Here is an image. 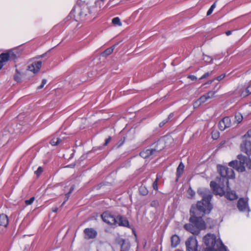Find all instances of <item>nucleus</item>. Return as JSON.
<instances>
[{
    "label": "nucleus",
    "mask_w": 251,
    "mask_h": 251,
    "mask_svg": "<svg viewBox=\"0 0 251 251\" xmlns=\"http://www.w3.org/2000/svg\"><path fill=\"white\" fill-rule=\"evenodd\" d=\"M190 215L189 221L190 223L185 224L183 227L186 231L197 235L201 230L206 228V224L203 219L204 216L195 213H190Z\"/></svg>",
    "instance_id": "1"
},
{
    "label": "nucleus",
    "mask_w": 251,
    "mask_h": 251,
    "mask_svg": "<svg viewBox=\"0 0 251 251\" xmlns=\"http://www.w3.org/2000/svg\"><path fill=\"white\" fill-rule=\"evenodd\" d=\"M211 201L209 198H207V200L198 201L196 204L191 205L190 213H195L203 216L209 214L213 208Z\"/></svg>",
    "instance_id": "2"
},
{
    "label": "nucleus",
    "mask_w": 251,
    "mask_h": 251,
    "mask_svg": "<svg viewBox=\"0 0 251 251\" xmlns=\"http://www.w3.org/2000/svg\"><path fill=\"white\" fill-rule=\"evenodd\" d=\"M238 160H234L228 163V166L236 170L238 172H244L246 171V166L249 171L251 172V159L242 154L237 156Z\"/></svg>",
    "instance_id": "3"
},
{
    "label": "nucleus",
    "mask_w": 251,
    "mask_h": 251,
    "mask_svg": "<svg viewBox=\"0 0 251 251\" xmlns=\"http://www.w3.org/2000/svg\"><path fill=\"white\" fill-rule=\"evenodd\" d=\"M217 171L220 175V181L226 183V185L229 188V179H234L235 177V172L231 168L218 164L217 166Z\"/></svg>",
    "instance_id": "4"
},
{
    "label": "nucleus",
    "mask_w": 251,
    "mask_h": 251,
    "mask_svg": "<svg viewBox=\"0 0 251 251\" xmlns=\"http://www.w3.org/2000/svg\"><path fill=\"white\" fill-rule=\"evenodd\" d=\"M161 144L164 145L163 141L160 140L154 142L152 144V146H154L153 148L148 149L142 151L140 153V155L143 158H148L153 155L155 152H159L164 148L163 146L162 148H159L158 146Z\"/></svg>",
    "instance_id": "5"
},
{
    "label": "nucleus",
    "mask_w": 251,
    "mask_h": 251,
    "mask_svg": "<svg viewBox=\"0 0 251 251\" xmlns=\"http://www.w3.org/2000/svg\"><path fill=\"white\" fill-rule=\"evenodd\" d=\"M106 218L107 216L111 218L113 220L112 224L113 225H118L120 226L126 227L127 228H131L129 221L126 217L121 215L118 214L116 215L115 217H111L109 214H104L103 215Z\"/></svg>",
    "instance_id": "6"
},
{
    "label": "nucleus",
    "mask_w": 251,
    "mask_h": 251,
    "mask_svg": "<svg viewBox=\"0 0 251 251\" xmlns=\"http://www.w3.org/2000/svg\"><path fill=\"white\" fill-rule=\"evenodd\" d=\"M204 245L207 247L206 249H214L218 243L219 239H217L214 234L208 233L204 235L202 239Z\"/></svg>",
    "instance_id": "7"
},
{
    "label": "nucleus",
    "mask_w": 251,
    "mask_h": 251,
    "mask_svg": "<svg viewBox=\"0 0 251 251\" xmlns=\"http://www.w3.org/2000/svg\"><path fill=\"white\" fill-rule=\"evenodd\" d=\"M249 199L248 197L245 198L241 197L239 198L236 204L237 208L240 212H248V217L249 216V212L251 211V209L249 205Z\"/></svg>",
    "instance_id": "8"
},
{
    "label": "nucleus",
    "mask_w": 251,
    "mask_h": 251,
    "mask_svg": "<svg viewBox=\"0 0 251 251\" xmlns=\"http://www.w3.org/2000/svg\"><path fill=\"white\" fill-rule=\"evenodd\" d=\"M186 251H198V242L196 237L190 236L185 242Z\"/></svg>",
    "instance_id": "9"
},
{
    "label": "nucleus",
    "mask_w": 251,
    "mask_h": 251,
    "mask_svg": "<svg viewBox=\"0 0 251 251\" xmlns=\"http://www.w3.org/2000/svg\"><path fill=\"white\" fill-rule=\"evenodd\" d=\"M16 52V51L13 50H9L0 54V63L14 61L15 59L18 57Z\"/></svg>",
    "instance_id": "10"
},
{
    "label": "nucleus",
    "mask_w": 251,
    "mask_h": 251,
    "mask_svg": "<svg viewBox=\"0 0 251 251\" xmlns=\"http://www.w3.org/2000/svg\"><path fill=\"white\" fill-rule=\"evenodd\" d=\"M220 184L217 183L215 181H211L210 183V186L213 191L220 196L225 193V184L222 181H219Z\"/></svg>",
    "instance_id": "11"
},
{
    "label": "nucleus",
    "mask_w": 251,
    "mask_h": 251,
    "mask_svg": "<svg viewBox=\"0 0 251 251\" xmlns=\"http://www.w3.org/2000/svg\"><path fill=\"white\" fill-rule=\"evenodd\" d=\"M84 238L86 240L94 239L98 236L97 231L92 227L85 228L83 230Z\"/></svg>",
    "instance_id": "12"
},
{
    "label": "nucleus",
    "mask_w": 251,
    "mask_h": 251,
    "mask_svg": "<svg viewBox=\"0 0 251 251\" xmlns=\"http://www.w3.org/2000/svg\"><path fill=\"white\" fill-rule=\"evenodd\" d=\"M197 193L202 197L201 200L204 201L207 200V198L211 200L213 197L209 189L204 188H199L197 190Z\"/></svg>",
    "instance_id": "13"
},
{
    "label": "nucleus",
    "mask_w": 251,
    "mask_h": 251,
    "mask_svg": "<svg viewBox=\"0 0 251 251\" xmlns=\"http://www.w3.org/2000/svg\"><path fill=\"white\" fill-rule=\"evenodd\" d=\"M241 150L242 152L246 153L248 155L251 154V141L247 139H243L242 143L240 145Z\"/></svg>",
    "instance_id": "14"
},
{
    "label": "nucleus",
    "mask_w": 251,
    "mask_h": 251,
    "mask_svg": "<svg viewBox=\"0 0 251 251\" xmlns=\"http://www.w3.org/2000/svg\"><path fill=\"white\" fill-rule=\"evenodd\" d=\"M203 251H229L227 247L226 246L222 241L219 238L218 243L214 249H204Z\"/></svg>",
    "instance_id": "15"
},
{
    "label": "nucleus",
    "mask_w": 251,
    "mask_h": 251,
    "mask_svg": "<svg viewBox=\"0 0 251 251\" xmlns=\"http://www.w3.org/2000/svg\"><path fill=\"white\" fill-rule=\"evenodd\" d=\"M226 186V190H225L224 194L221 195V196H225V197L229 200H235L238 199V197L236 192L234 191H232L229 187L228 188Z\"/></svg>",
    "instance_id": "16"
},
{
    "label": "nucleus",
    "mask_w": 251,
    "mask_h": 251,
    "mask_svg": "<svg viewBox=\"0 0 251 251\" xmlns=\"http://www.w3.org/2000/svg\"><path fill=\"white\" fill-rule=\"evenodd\" d=\"M117 243L121 247V251H128L130 248L129 242L123 238L119 239Z\"/></svg>",
    "instance_id": "17"
},
{
    "label": "nucleus",
    "mask_w": 251,
    "mask_h": 251,
    "mask_svg": "<svg viewBox=\"0 0 251 251\" xmlns=\"http://www.w3.org/2000/svg\"><path fill=\"white\" fill-rule=\"evenodd\" d=\"M104 214H109L111 217H115L116 215L112 214L110 212L108 211H106L103 212L100 215V217L102 220L103 222L104 223L107 224L108 225L113 226V224H112L113 220L111 218L108 217L106 218L103 215Z\"/></svg>",
    "instance_id": "18"
},
{
    "label": "nucleus",
    "mask_w": 251,
    "mask_h": 251,
    "mask_svg": "<svg viewBox=\"0 0 251 251\" xmlns=\"http://www.w3.org/2000/svg\"><path fill=\"white\" fill-rule=\"evenodd\" d=\"M171 242L172 248H176L180 242L179 236L176 234H173L171 237Z\"/></svg>",
    "instance_id": "19"
},
{
    "label": "nucleus",
    "mask_w": 251,
    "mask_h": 251,
    "mask_svg": "<svg viewBox=\"0 0 251 251\" xmlns=\"http://www.w3.org/2000/svg\"><path fill=\"white\" fill-rule=\"evenodd\" d=\"M118 44H116L113 46L105 50L103 52L100 54V56L102 57H106L110 54H111L114 51L115 47L117 46Z\"/></svg>",
    "instance_id": "20"
},
{
    "label": "nucleus",
    "mask_w": 251,
    "mask_h": 251,
    "mask_svg": "<svg viewBox=\"0 0 251 251\" xmlns=\"http://www.w3.org/2000/svg\"><path fill=\"white\" fill-rule=\"evenodd\" d=\"M8 224V219L7 215L4 214L0 215V226L6 227Z\"/></svg>",
    "instance_id": "21"
},
{
    "label": "nucleus",
    "mask_w": 251,
    "mask_h": 251,
    "mask_svg": "<svg viewBox=\"0 0 251 251\" xmlns=\"http://www.w3.org/2000/svg\"><path fill=\"white\" fill-rule=\"evenodd\" d=\"M251 94V82L249 83L248 86L241 93V97L245 98Z\"/></svg>",
    "instance_id": "22"
},
{
    "label": "nucleus",
    "mask_w": 251,
    "mask_h": 251,
    "mask_svg": "<svg viewBox=\"0 0 251 251\" xmlns=\"http://www.w3.org/2000/svg\"><path fill=\"white\" fill-rule=\"evenodd\" d=\"M184 165L182 162H180L176 168V176L180 177L183 173Z\"/></svg>",
    "instance_id": "23"
},
{
    "label": "nucleus",
    "mask_w": 251,
    "mask_h": 251,
    "mask_svg": "<svg viewBox=\"0 0 251 251\" xmlns=\"http://www.w3.org/2000/svg\"><path fill=\"white\" fill-rule=\"evenodd\" d=\"M139 194L142 196H146L149 193V191L147 187L143 185H141L139 188Z\"/></svg>",
    "instance_id": "24"
},
{
    "label": "nucleus",
    "mask_w": 251,
    "mask_h": 251,
    "mask_svg": "<svg viewBox=\"0 0 251 251\" xmlns=\"http://www.w3.org/2000/svg\"><path fill=\"white\" fill-rule=\"evenodd\" d=\"M222 122H223L225 125V126L226 128H228L231 126V121L229 117H226L221 120Z\"/></svg>",
    "instance_id": "25"
},
{
    "label": "nucleus",
    "mask_w": 251,
    "mask_h": 251,
    "mask_svg": "<svg viewBox=\"0 0 251 251\" xmlns=\"http://www.w3.org/2000/svg\"><path fill=\"white\" fill-rule=\"evenodd\" d=\"M187 194L188 195V198L189 199H193L195 195V192L191 186L188 189Z\"/></svg>",
    "instance_id": "26"
},
{
    "label": "nucleus",
    "mask_w": 251,
    "mask_h": 251,
    "mask_svg": "<svg viewBox=\"0 0 251 251\" xmlns=\"http://www.w3.org/2000/svg\"><path fill=\"white\" fill-rule=\"evenodd\" d=\"M112 23L113 25H118L119 26H121L122 25V24L119 17H116L113 18L112 19Z\"/></svg>",
    "instance_id": "27"
},
{
    "label": "nucleus",
    "mask_w": 251,
    "mask_h": 251,
    "mask_svg": "<svg viewBox=\"0 0 251 251\" xmlns=\"http://www.w3.org/2000/svg\"><path fill=\"white\" fill-rule=\"evenodd\" d=\"M62 140L60 138H57L56 141L54 139H52L50 141V144L52 146H56L61 143Z\"/></svg>",
    "instance_id": "28"
},
{
    "label": "nucleus",
    "mask_w": 251,
    "mask_h": 251,
    "mask_svg": "<svg viewBox=\"0 0 251 251\" xmlns=\"http://www.w3.org/2000/svg\"><path fill=\"white\" fill-rule=\"evenodd\" d=\"M43 167L41 166H39L37 168V169L34 171V174L36 176L37 178L40 176L43 173Z\"/></svg>",
    "instance_id": "29"
},
{
    "label": "nucleus",
    "mask_w": 251,
    "mask_h": 251,
    "mask_svg": "<svg viewBox=\"0 0 251 251\" xmlns=\"http://www.w3.org/2000/svg\"><path fill=\"white\" fill-rule=\"evenodd\" d=\"M36 65V69L34 68V64H32V73L36 74L42 67V64H35Z\"/></svg>",
    "instance_id": "30"
},
{
    "label": "nucleus",
    "mask_w": 251,
    "mask_h": 251,
    "mask_svg": "<svg viewBox=\"0 0 251 251\" xmlns=\"http://www.w3.org/2000/svg\"><path fill=\"white\" fill-rule=\"evenodd\" d=\"M243 116L241 113H236L235 115V119L238 123H240L243 120Z\"/></svg>",
    "instance_id": "31"
},
{
    "label": "nucleus",
    "mask_w": 251,
    "mask_h": 251,
    "mask_svg": "<svg viewBox=\"0 0 251 251\" xmlns=\"http://www.w3.org/2000/svg\"><path fill=\"white\" fill-rule=\"evenodd\" d=\"M16 74L14 75V80L17 81V82H21V78H20V72L18 71L17 69L16 70Z\"/></svg>",
    "instance_id": "32"
},
{
    "label": "nucleus",
    "mask_w": 251,
    "mask_h": 251,
    "mask_svg": "<svg viewBox=\"0 0 251 251\" xmlns=\"http://www.w3.org/2000/svg\"><path fill=\"white\" fill-rule=\"evenodd\" d=\"M126 140L125 137H123L119 141V142L116 144V146L117 148L121 147L125 143Z\"/></svg>",
    "instance_id": "33"
},
{
    "label": "nucleus",
    "mask_w": 251,
    "mask_h": 251,
    "mask_svg": "<svg viewBox=\"0 0 251 251\" xmlns=\"http://www.w3.org/2000/svg\"><path fill=\"white\" fill-rule=\"evenodd\" d=\"M209 99L204 94L201 96L200 98L198 99L201 102V104L204 103Z\"/></svg>",
    "instance_id": "34"
},
{
    "label": "nucleus",
    "mask_w": 251,
    "mask_h": 251,
    "mask_svg": "<svg viewBox=\"0 0 251 251\" xmlns=\"http://www.w3.org/2000/svg\"><path fill=\"white\" fill-rule=\"evenodd\" d=\"M215 94H216L215 91H214L213 90H212V91H209L208 92L206 93L205 95L209 99L213 98Z\"/></svg>",
    "instance_id": "35"
},
{
    "label": "nucleus",
    "mask_w": 251,
    "mask_h": 251,
    "mask_svg": "<svg viewBox=\"0 0 251 251\" xmlns=\"http://www.w3.org/2000/svg\"><path fill=\"white\" fill-rule=\"evenodd\" d=\"M103 147H104V146L103 145L99 146H97V147H94L93 148L92 150L91 151H89V152H88L87 153H89L92 151L95 152L99 150H102L103 149Z\"/></svg>",
    "instance_id": "36"
},
{
    "label": "nucleus",
    "mask_w": 251,
    "mask_h": 251,
    "mask_svg": "<svg viewBox=\"0 0 251 251\" xmlns=\"http://www.w3.org/2000/svg\"><path fill=\"white\" fill-rule=\"evenodd\" d=\"M47 80L45 78L44 79H43L42 80V82H41V84L37 87V90H40L42 88H43L44 87V86H45V85L47 83Z\"/></svg>",
    "instance_id": "37"
},
{
    "label": "nucleus",
    "mask_w": 251,
    "mask_h": 251,
    "mask_svg": "<svg viewBox=\"0 0 251 251\" xmlns=\"http://www.w3.org/2000/svg\"><path fill=\"white\" fill-rule=\"evenodd\" d=\"M218 126L219 129L221 130V131H224L226 128V127L225 126V125H224V123L222 122L221 120L219 123Z\"/></svg>",
    "instance_id": "38"
},
{
    "label": "nucleus",
    "mask_w": 251,
    "mask_h": 251,
    "mask_svg": "<svg viewBox=\"0 0 251 251\" xmlns=\"http://www.w3.org/2000/svg\"><path fill=\"white\" fill-rule=\"evenodd\" d=\"M109 184L108 182H103L102 183H100L99 184H98L96 187L95 188L99 190H100L103 186L107 185Z\"/></svg>",
    "instance_id": "39"
},
{
    "label": "nucleus",
    "mask_w": 251,
    "mask_h": 251,
    "mask_svg": "<svg viewBox=\"0 0 251 251\" xmlns=\"http://www.w3.org/2000/svg\"><path fill=\"white\" fill-rule=\"evenodd\" d=\"M216 7V2L214 3L210 7V8L209 9L207 12V15L209 16L210 15L213 11L214 8Z\"/></svg>",
    "instance_id": "40"
},
{
    "label": "nucleus",
    "mask_w": 251,
    "mask_h": 251,
    "mask_svg": "<svg viewBox=\"0 0 251 251\" xmlns=\"http://www.w3.org/2000/svg\"><path fill=\"white\" fill-rule=\"evenodd\" d=\"M251 137V129H249L245 134L242 136L243 139H246V138Z\"/></svg>",
    "instance_id": "41"
},
{
    "label": "nucleus",
    "mask_w": 251,
    "mask_h": 251,
    "mask_svg": "<svg viewBox=\"0 0 251 251\" xmlns=\"http://www.w3.org/2000/svg\"><path fill=\"white\" fill-rule=\"evenodd\" d=\"M203 60L206 63H209L214 60L210 56L207 55L204 56Z\"/></svg>",
    "instance_id": "42"
},
{
    "label": "nucleus",
    "mask_w": 251,
    "mask_h": 251,
    "mask_svg": "<svg viewBox=\"0 0 251 251\" xmlns=\"http://www.w3.org/2000/svg\"><path fill=\"white\" fill-rule=\"evenodd\" d=\"M158 178H157L152 183V187L153 188V189L155 190H158Z\"/></svg>",
    "instance_id": "43"
},
{
    "label": "nucleus",
    "mask_w": 251,
    "mask_h": 251,
    "mask_svg": "<svg viewBox=\"0 0 251 251\" xmlns=\"http://www.w3.org/2000/svg\"><path fill=\"white\" fill-rule=\"evenodd\" d=\"M201 102L199 100H197L193 103V106L195 109L197 108L201 105Z\"/></svg>",
    "instance_id": "44"
},
{
    "label": "nucleus",
    "mask_w": 251,
    "mask_h": 251,
    "mask_svg": "<svg viewBox=\"0 0 251 251\" xmlns=\"http://www.w3.org/2000/svg\"><path fill=\"white\" fill-rule=\"evenodd\" d=\"M212 73V72H206L205 73H204L200 78L199 79L200 80H201V79H204V78H206L207 77H208L210 74H211Z\"/></svg>",
    "instance_id": "45"
},
{
    "label": "nucleus",
    "mask_w": 251,
    "mask_h": 251,
    "mask_svg": "<svg viewBox=\"0 0 251 251\" xmlns=\"http://www.w3.org/2000/svg\"><path fill=\"white\" fill-rule=\"evenodd\" d=\"M112 137L109 136L107 138L105 139L104 143L102 145L104 147L106 146L111 140Z\"/></svg>",
    "instance_id": "46"
},
{
    "label": "nucleus",
    "mask_w": 251,
    "mask_h": 251,
    "mask_svg": "<svg viewBox=\"0 0 251 251\" xmlns=\"http://www.w3.org/2000/svg\"><path fill=\"white\" fill-rule=\"evenodd\" d=\"M225 76H226V74H223L221 75H220L217 76V77H216L215 78H214V79H215V80H217L218 81H220V80H222L223 78H224Z\"/></svg>",
    "instance_id": "47"
},
{
    "label": "nucleus",
    "mask_w": 251,
    "mask_h": 251,
    "mask_svg": "<svg viewBox=\"0 0 251 251\" xmlns=\"http://www.w3.org/2000/svg\"><path fill=\"white\" fill-rule=\"evenodd\" d=\"M219 137V132H216V133H212V138L214 140L217 139Z\"/></svg>",
    "instance_id": "48"
},
{
    "label": "nucleus",
    "mask_w": 251,
    "mask_h": 251,
    "mask_svg": "<svg viewBox=\"0 0 251 251\" xmlns=\"http://www.w3.org/2000/svg\"><path fill=\"white\" fill-rule=\"evenodd\" d=\"M169 121L167 120V119H164L163 121H162L161 122H160L159 124V126L160 127H162L163 126H164L166 123H167Z\"/></svg>",
    "instance_id": "49"
},
{
    "label": "nucleus",
    "mask_w": 251,
    "mask_h": 251,
    "mask_svg": "<svg viewBox=\"0 0 251 251\" xmlns=\"http://www.w3.org/2000/svg\"><path fill=\"white\" fill-rule=\"evenodd\" d=\"M75 185H73L70 190H69V191L66 193L67 194V195H71V194L72 193V192L74 191V190H75Z\"/></svg>",
    "instance_id": "50"
},
{
    "label": "nucleus",
    "mask_w": 251,
    "mask_h": 251,
    "mask_svg": "<svg viewBox=\"0 0 251 251\" xmlns=\"http://www.w3.org/2000/svg\"><path fill=\"white\" fill-rule=\"evenodd\" d=\"M187 78L193 81L196 80L197 79L196 76L192 75H188Z\"/></svg>",
    "instance_id": "51"
},
{
    "label": "nucleus",
    "mask_w": 251,
    "mask_h": 251,
    "mask_svg": "<svg viewBox=\"0 0 251 251\" xmlns=\"http://www.w3.org/2000/svg\"><path fill=\"white\" fill-rule=\"evenodd\" d=\"M221 87V86L219 85L218 83L216 84V85L215 86L214 88H213V91H215V93H216L218 90L220 89Z\"/></svg>",
    "instance_id": "52"
},
{
    "label": "nucleus",
    "mask_w": 251,
    "mask_h": 251,
    "mask_svg": "<svg viewBox=\"0 0 251 251\" xmlns=\"http://www.w3.org/2000/svg\"><path fill=\"white\" fill-rule=\"evenodd\" d=\"M75 166V163H72L64 167V168H74Z\"/></svg>",
    "instance_id": "53"
},
{
    "label": "nucleus",
    "mask_w": 251,
    "mask_h": 251,
    "mask_svg": "<svg viewBox=\"0 0 251 251\" xmlns=\"http://www.w3.org/2000/svg\"><path fill=\"white\" fill-rule=\"evenodd\" d=\"M31 246L29 245H27L25 246L24 250L23 251H30Z\"/></svg>",
    "instance_id": "54"
},
{
    "label": "nucleus",
    "mask_w": 251,
    "mask_h": 251,
    "mask_svg": "<svg viewBox=\"0 0 251 251\" xmlns=\"http://www.w3.org/2000/svg\"><path fill=\"white\" fill-rule=\"evenodd\" d=\"M174 113H171L166 118L168 121H171V119L174 117Z\"/></svg>",
    "instance_id": "55"
},
{
    "label": "nucleus",
    "mask_w": 251,
    "mask_h": 251,
    "mask_svg": "<svg viewBox=\"0 0 251 251\" xmlns=\"http://www.w3.org/2000/svg\"><path fill=\"white\" fill-rule=\"evenodd\" d=\"M214 80H215L214 79L209 80L207 81L206 82H205L203 85H206L211 84V83H212L214 82Z\"/></svg>",
    "instance_id": "56"
},
{
    "label": "nucleus",
    "mask_w": 251,
    "mask_h": 251,
    "mask_svg": "<svg viewBox=\"0 0 251 251\" xmlns=\"http://www.w3.org/2000/svg\"><path fill=\"white\" fill-rule=\"evenodd\" d=\"M70 196V195L68 196L67 194H65L64 201H63L62 204H64L68 200Z\"/></svg>",
    "instance_id": "57"
},
{
    "label": "nucleus",
    "mask_w": 251,
    "mask_h": 251,
    "mask_svg": "<svg viewBox=\"0 0 251 251\" xmlns=\"http://www.w3.org/2000/svg\"><path fill=\"white\" fill-rule=\"evenodd\" d=\"M25 202L26 205H30V204H31V198L29 199L28 200H26L25 201Z\"/></svg>",
    "instance_id": "58"
},
{
    "label": "nucleus",
    "mask_w": 251,
    "mask_h": 251,
    "mask_svg": "<svg viewBox=\"0 0 251 251\" xmlns=\"http://www.w3.org/2000/svg\"><path fill=\"white\" fill-rule=\"evenodd\" d=\"M157 205V203L155 201H153L151 203V206L152 207H155Z\"/></svg>",
    "instance_id": "59"
},
{
    "label": "nucleus",
    "mask_w": 251,
    "mask_h": 251,
    "mask_svg": "<svg viewBox=\"0 0 251 251\" xmlns=\"http://www.w3.org/2000/svg\"><path fill=\"white\" fill-rule=\"evenodd\" d=\"M45 55H46V54H43V55H41V56H38L35 57H34V58H33V59H39L40 58L44 57Z\"/></svg>",
    "instance_id": "60"
},
{
    "label": "nucleus",
    "mask_w": 251,
    "mask_h": 251,
    "mask_svg": "<svg viewBox=\"0 0 251 251\" xmlns=\"http://www.w3.org/2000/svg\"><path fill=\"white\" fill-rule=\"evenodd\" d=\"M231 32H232L231 31L228 30V31H226V35L229 36L230 34H231Z\"/></svg>",
    "instance_id": "61"
},
{
    "label": "nucleus",
    "mask_w": 251,
    "mask_h": 251,
    "mask_svg": "<svg viewBox=\"0 0 251 251\" xmlns=\"http://www.w3.org/2000/svg\"><path fill=\"white\" fill-rule=\"evenodd\" d=\"M73 151H74V152H73V153L71 154L70 157V158H69V159H72V158H73V157H74V152H75V150H73Z\"/></svg>",
    "instance_id": "62"
},
{
    "label": "nucleus",
    "mask_w": 251,
    "mask_h": 251,
    "mask_svg": "<svg viewBox=\"0 0 251 251\" xmlns=\"http://www.w3.org/2000/svg\"><path fill=\"white\" fill-rule=\"evenodd\" d=\"M57 210H58V208L57 207H55V208L52 209V211L53 212H56L57 211Z\"/></svg>",
    "instance_id": "63"
},
{
    "label": "nucleus",
    "mask_w": 251,
    "mask_h": 251,
    "mask_svg": "<svg viewBox=\"0 0 251 251\" xmlns=\"http://www.w3.org/2000/svg\"><path fill=\"white\" fill-rule=\"evenodd\" d=\"M85 157H86V156L85 155H83L80 157V159L82 160L84 159Z\"/></svg>",
    "instance_id": "64"
}]
</instances>
